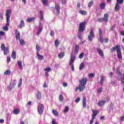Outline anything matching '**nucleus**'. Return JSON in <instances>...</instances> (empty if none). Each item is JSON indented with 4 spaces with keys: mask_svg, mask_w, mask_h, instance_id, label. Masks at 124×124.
Segmentation results:
<instances>
[{
    "mask_svg": "<svg viewBox=\"0 0 124 124\" xmlns=\"http://www.w3.org/2000/svg\"><path fill=\"white\" fill-rule=\"evenodd\" d=\"M85 66V65L84 64V63L82 62L81 63L80 66H79V69L80 70H82L84 68V67Z\"/></svg>",
    "mask_w": 124,
    "mask_h": 124,
    "instance_id": "36",
    "label": "nucleus"
},
{
    "mask_svg": "<svg viewBox=\"0 0 124 124\" xmlns=\"http://www.w3.org/2000/svg\"><path fill=\"white\" fill-rule=\"evenodd\" d=\"M102 21H103V18L98 19V21L100 23L102 22Z\"/></svg>",
    "mask_w": 124,
    "mask_h": 124,
    "instance_id": "58",
    "label": "nucleus"
},
{
    "mask_svg": "<svg viewBox=\"0 0 124 124\" xmlns=\"http://www.w3.org/2000/svg\"><path fill=\"white\" fill-rule=\"evenodd\" d=\"M67 83L65 82L63 83V87H64V88H66V87H67Z\"/></svg>",
    "mask_w": 124,
    "mask_h": 124,
    "instance_id": "54",
    "label": "nucleus"
},
{
    "mask_svg": "<svg viewBox=\"0 0 124 124\" xmlns=\"http://www.w3.org/2000/svg\"><path fill=\"white\" fill-rule=\"evenodd\" d=\"M97 51L98 52L99 56L102 58L104 57V53H103V51L100 48H97Z\"/></svg>",
    "mask_w": 124,
    "mask_h": 124,
    "instance_id": "10",
    "label": "nucleus"
},
{
    "mask_svg": "<svg viewBox=\"0 0 124 124\" xmlns=\"http://www.w3.org/2000/svg\"><path fill=\"white\" fill-rule=\"evenodd\" d=\"M1 49L4 52V55H6L9 53V48L6 47L4 44H2L1 45Z\"/></svg>",
    "mask_w": 124,
    "mask_h": 124,
    "instance_id": "3",
    "label": "nucleus"
},
{
    "mask_svg": "<svg viewBox=\"0 0 124 124\" xmlns=\"http://www.w3.org/2000/svg\"><path fill=\"white\" fill-rule=\"evenodd\" d=\"M116 73L118 74V75H119V76H122V73L120 71V67H118L116 69Z\"/></svg>",
    "mask_w": 124,
    "mask_h": 124,
    "instance_id": "26",
    "label": "nucleus"
},
{
    "mask_svg": "<svg viewBox=\"0 0 124 124\" xmlns=\"http://www.w3.org/2000/svg\"><path fill=\"white\" fill-rule=\"evenodd\" d=\"M93 4V1H91L88 4V7L90 8L92 7V5Z\"/></svg>",
    "mask_w": 124,
    "mask_h": 124,
    "instance_id": "42",
    "label": "nucleus"
},
{
    "mask_svg": "<svg viewBox=\"0 0 124 124\" xmlns=\"http://www.w3.org/2000/svg\"><path fill=\"white\" fill-rule=\"evenodd\" d=\"M11 57L14 60H16V52L15 51L12 52Z\"/></svg>",
    "mask_w": 124,
    "mask_h": 124,
    "instance_id": "22",
    "label": "nucleus"
},
{
    "mask_svg": "<svg viewBox=\"0 0 124 124\" xmlns=\"http://www.w3.org/2000/svg\"><path fill=\"white\" fill-rule=\"evenodd\" d=\"M69 109V108H68V107H65V109L63 110V112H64L65 113H66V112H68Z\"/></svg>",
    "mask_w": 124,
    "mask_h": 124,
    "instance_id": "45",
    "label": "nucleus"
},
{
    "mask_svg": "<svg viewBox=\"0 0 124 124\" xmlns=\"http://www.w3.org/2000/svg\"><path fill=\"white\" fill-rule=\"evenodd\" d=\"M37 98L38 99H40V98H41V93L40 92H38L37 94Z\"/></svg>",
    "mask_w": 124,
    "mask_h": 124,
    "instance_id": "35",
    "label": "nucleus"
},
{
    "mask_svg": "<svg viewBox=\"0 0 124 124\" xmlns=\"http://www.w3.org/2000/svg\"><path fill=\"white\" fill-rule=\"evenodd\" d=\"M40 19L41 20H43V12L42 11H40Z\"/></svg>",
    "mask_w": 124,
    "mask_h": 124,
    "instance_id": "38",
    "label": "nucleus"
},
{
    "mask_svg": "<svg viewBox=\"0 0 124 124\" xmlns=\"http://www.w3.org/2000/svg\"><path fill=\"white\" fill-rule=\"evenodd\" d=\"M83 57H84V53H83V52H82L81 53H80L79 54V58L80 59H82V58H83Z\"/></svg>",
    "mask_w": 124,
    "mask_h": 124,
    "instance_id": "48",
    "label": "nucleus"
},
{
    "mask_svg": "<svg viewBox=\"0 0 124 124\" xmlns=\"http://www.w3.org/2000/svg\"><path fill=\"white\" fill-rule=\"evenodd\" d=\"M7 23L6 24L5 27H8L9 26V23L10 22V19H6Z\"/></svg>",
    "mask_w": 124,
    "mask_h": 124,
    "instance_id": "46",
    "label": "nucleus"
},
{
    "mask_svg": "<svg viewBox=\"0 0 124 124\" xmlns=\"http://www.w3.org/2000/svg\"><path fill=\"white\" fill-rule=\"evenodd\" d=\"M102 91V88H99V89L97 90V92H98V93H101Z\"/></svg>",
    "mask_w": 124,
    "mask_h": 124,
    "instance_id": "53",
    "label": "nucleus"
},
{
    "mask_svg": "<svg viewBox=\"0 0 124 124\" xmlns=\"http://www.w3.org/2000/svg\"><path fill=\"white\" fill-rule=\"evenodd\" d=\"M36 49L37 51V53L40 51V47L38 46V45H37L36 46Z\"/></svg>",
    "mask_w": 124,
    "mask_h": 124,
    "instance_id": "44",
    "label": "nucleus"
},
{
    "mask_svg": "<svg viewBox=\"0 0 124 124\" xmlns=\"http://www.w3.org/2000/svg\"><path fill=\"white\" fill-rule=\"evenodd\" d=\"M43 110H44V106L42 104H41L38 106V112L40 115H42L43 113Z\"/></svg>",
    "mask_w": 124,
    "mask_h": 124,
    "instance_id": "5",
    "label": "nucleus"
},
{
    "mask_svg": "<svg viewBox=\"0 0 124 124\" xmlns=\"http://www.w3.org/2000/svg\"><path fill=\"white\" fill-rule=\"evenodd\" d=\"M108 17L109 16L108 15V14H105L104 15V17L103 18V21H104L106 23H107L108 20Z\"/></svg>",
    "mask_w": 124,
    "mask_h": 124,
    "instance_id": "12",
    "label": "nucleus"
},
{
    "mask_svg": "<svg viewBox=\"0 0 124 124\" xmlns=\"http://www.w3.org/2000/svg\"><path fill=\"white\" fill-rule=\"evenodd\" d=\"M115 10L116 12L120 10V5L118 3H116V4H115Z\"/></svg>",
    "mask_w": 124,
    "mask_h": 124,
    "instance_id": "24",
    "label": "nucleus"
},
{
    "mask_svg": "<svg viewBox=\"0 0 124 124\" xmlns=\"http://www.w3.org/2000/svg\"><path fill=\"white\" fill-rule=\"evenodd\" d=\"M9 29H8V27H7V26H4L3 27V30L5 31H7Z\"/></svg>",
    "mask_w": 124,
    "mask_h": 124,
    "instance_id": "47",
    "label": "nucleus"
},
{
    "mask_svg": "<svg viewBox=\"0 0 124 124\" xmlns=\"http://www.w3.org/2000/svg\"><path fill=\"white\" fill-rule=\"evenodd\" d=\"M116 50L117 53V57L119 60H123L122 56V51L121 50V46L120 45H116L115 47H113L111 48L110 51L111 53H114Z\"/></svg>",
    "mask_w": 124,
    "mask_h": 124,
    "instance_id": "2",
    "label": "nucleus"
},
{
    "mask_svg": "<svg viewBox=\"0 0 124 124\" xmlns=\"http://www.w3.org/2000/svg\"><path fill=\"white\" fill-rule=\"evenodd\" d=\"M35 20V17H32L30 18H27V21L28 22V23H31Z\"/></svg>",
    "mask_w": 124,
    "mask_h": 124,
    "instance_id": "27",
    "label": "nucleus"
},
{
    "mask_svg": "<svg viewBox=\"0 0 124 124\" xmlns=\"http://www.w3.org/2000/svg\"><path fill=\"white\" fill-rule=\"evenodd\" d=\"M75 59H76V57L75 56V55H71L69 64H72V63L74 62V61H75Z\"/></svg>",
    "mask_w": 124,
    "mask_h": 124,
    "instance_id": "14",
    "label": "nucleus"
},
{
    "mask_svg": "<svg viewBox=\"0 0 124 124\" xmlns=\"http://www.w3.org/2000/svg\"><path fill=\"white\" fill-rule=\"evenodd\" d=\"M94 36H95V35H94V32H93V31L91 30L90 34L88 35V39L89 41H93V39L94 38Z\"/></svg>",
    "mask_w": 124,
    "mask_h": 124,
    "instance_id": "6",
    "label": "nucleus"
},
{
    "mask_svg": "<svg viewBox=\"0 0 124 124\" xmlns=\"http://www.w3.org/2000/svg\"><path fill=\"white\" fill-rule=\"evenodd\" d=\"M104 81V77H101V79H100V84L101 85H103V81Z\"/></svg>",
    "mask_w": 124,
    "mask_h": 124,
    "instance_id": "40",
    "label": "nucleus"
},
{
    "mask_svg": "<svg viewBox=\"0 0 124 124\" xmlns=\"http://www.w3.org/2000/svg\"><path fill=\"white\" fill-rule=\"evenodd\" d=\"M86 102H87V99L85 97L83 98V108H85L86 107Z\"/></svg>",
    "mask_w": 124,
    "mask_h": 124,
    "instance_id": "23",
    "label": "nucleus"
},
{
    "mask_svg": "<svg viewBox=\"0 0 124 124\" xmlns=\"http://www.w3.org/2000/svg\"><path fill=\"white\" fill-rule=\"evenodd\" d=\"M59 44H60V43L59 42V40L58 39H56L55 42V45L56 47H58L59 46Z\"/></svg>",
    "mask_w": 124,
    "mask_h": 124,
    "instance_id": "41",
    "label": "nucleus"
},
{
    "mask_svg": "<svg viewBox=\"0 0 124 124\" xmlns=\"http://www.w3.org/2000/svg\"><path fill=\"white\" fill-rule=\"evenodd\" d=\"M117 2L118 4H122V3H124V0H117Z\"/></svg>",
    "mask_w": 124,
    "mask_h": 124,
    "instance_id": "43",
    "label": "nucleus"
},
{
    "mask_svg": "<svg viewBox=\"0 0 124 124\" xmlns=\"http://www.w3.org/2000/svg\"><path fill=\"white\" fill-rule=\"evenodd\" d=\"M44 5H48V0H41Z\"/></svg>",
    "mask_w": 124,
    "mask_h": 124,
    "instance_id": "33",
    "label": "nucleus"
},
{
    "mask_svg": "<svg viewBox=\"0 0 124 124\" xmlns=\"http://www.w3.org/2000/svg\"><path fill=\"white\" fill-rule=\"evenodd\" d=\"M79 14H81V15H87V14H88V13L87 12V11L82 10L79 11Z\"/></svg>",
    "mask_w": 124,
    "mask_h": 124,
    "instance_id": "21",
    "label": "nucleus"
},
{
    "mask_svg": "<svg viewBox=\"0 0 124 124\" xmlns=\"http://www.w3.org/2000/svg\"><path fill=\"white\" fill-rule=\"evenodd\" d=\"M52 124H57V123H56V120L55 119L52 120Z\"/></svg>",
    "mask_w": 124,
    "mask_h": 124,
    "instance_id": "59",
    "label": "nucleus"
},
{
    "mask_svg": "<svg viewBox=\"0 0 124 124\" xmlns=\"http://www.w3.org/2000/svg\"><path fill=\"white\" fill-rule=\"evenodd\" d=\"M105 3H102L100 4V8L101 9H104V8H105Z\"/></svg>",
    "mask_w": 124,
    "mask_h": 124,
    "instance_id": "31",
    "label": "nucleus"
},
{
    "mask_svg": "<svg viewBox=\"0 0 124 124\" xmlns=\"http://www.w3.org/2000/svg\"><path fill=\"white\" fill-rule=\"evenodd\" d=\"M93 113L92 114V118H93L94 119H95V118L96 117V116L97 115V114H98V113H99L98 112V110H94L93 109L92 110Z\"/></svg>",
    "mask_w": 124,
    "mask_h": 124,
    "instance_id": "8",
    "label": "nucleus"
},
{
    "mask_svg": "<svg viewBox=\"0 0 124 124\" xmlns=\"http://www.w3.org/2000/svg\"><path fill=\"white\" fill-rule=\"evenodd\" d=\"M78 51H79V46L76 45L74 53L76 55H77L78 53Z\"/></svg>",
    "mask_w": 124,
    "mask_h": 124,
    "instance_id": "20",
    "label": "nucleus"
},
{
    "mask_svg": "<svg viewBox=\"0 0 124 124\" xmlns=\"http://www.w3.org/2000/svg\"><path fill=\"white\" fill-rule=\"evenodd\" d=\"M124 116H123L121 118V119H120V122H124Z\"/></svg>",
    "mask_w": 124,
    "mask_h": 124,
    "instance_id": "57",
    "label": "nucleus"
},
{
    "mask_svg": "<svg viewBox=\"0 0 124 124\" xmlns=\"http://www.w3.org/2000/svg\"><path fill=\"white\" fill-rule=\"evenodd\" d=\"M86 30V22H83L79 24L78 28L79 31L83 32Z\"/></svg>",
    "mask_w": 124,
    "mask_h": 124,
    "instance_id": "4",
    "label": "nucleus"
},
{
    "mask_svg": "<svg viewBox=\"0 0 124 124\" xmlns=\"http://www.w3.org/2000/svg\"><path fill=\"white\" fill-rule=\"evenodd\" d=\"M70 65H71V69L73 70V71H74V65H73V63L70 64Z\"/></svg>",
    "mask_w": 124,
    "mask_h": 124,
    "instance_id": "52",
    "label": "nucleus"
},
{
    "mask_svg": "<svg viewBox=\"0 0 124 124\" xmlns=\"http://www.w3.org/2000/svg\"><path fill=\"white\" fill-rule=\"evenodd\" d=\"M62 4H65L66 3V0H62Z\"/></svg>",
    "mask_w": 124,
    "mask_h": 124,
    "instance_id": "62",
    "label": "nucleus"
},
{
    "mask_svg": "<svg viewBox=\"0 0 124 124\" xmlns=\"http://www.w3.org/2000/svg\"><path fill=\"white\" fill-rule=\"evenodd\" d=\"M15 34H16V38L17 40H18V39H20V32H19V31H18L17 30H16L15 31Z\"/></svg>",
    "mask_w": 124,
    "mask_h": 124,
    "instance_id": "16",
    "label": "nucleus"
},
{
    "mask_svg": "<svg viewBox=\"0 0 124 124\" xmlns=\"http://www.w3.org/2000/svg\"><path fill=\"white\" fill-rule=\"evenodd\" d=\"M89 77L93 78V77H94V75L93 73H91L89 75Z\"/></svg>",
    "mask_w": 124,
    "mask_h": 124,
    "instance_id": "50",
    "label": "nucleus"
},
{
    "mask_svg": "<svg viewBox=\"0 0 124 124\" xmlns=\"http://www.w3.org/2000/svg\"><path fill=\"white\" fill-rule=\"evenodd\" d=\"M22 81H23V79H22V78H21L19 80V82L18 85V88H20V87H21V86H22Z\"/></svg>",
    "mask_w": 124,
    "mask_h": 124,
    "instance_id": "37",
    "label": "nucleus"
},
{
    "mask_svg": "<svg viewBox=\"0 0 124 124\" xmlns=\"http://www.w3.org/2000/svg\"><path fill=\"white\" fill-rule=\"evenodd\" d=\"M3 123H4V120L0 119V124H3Z\"/></svg>",
    "mask_w": 124,
    "mask_h": 124,
    "instance_id": "61",
    "label": "nucleus"
},
{
    "mask_svg": "<svg viewBox=\"0 0 124 124\" xmlns=\"http://www.w3.org/2000/svg\"><path fill=\"white\" fill-rule=\"evenodd\" d=\"M106 102V101H99L98 102V106H99V107H102V106H104V105L105 104Z\"/></svg>",
    "mask_w": 124,
    "mask_h": 124,
    "instance_id": "11",
    "label": "nucleus"
},
{
    "mask_svg": "<svg viewBox=\"0 0 124 124\" xmlns=\"http://www.w3.org/2000/svg\"><path fill=\"white\" fill-rule=\"evenodd\" d=\"M55 9L57 11V14L59 15V14H60V13H61V12H60V10L61 9L60 5H59L58 4H55Z\"/></svg>",
    "mask_w": 124,
    "mask_h": 124,
    "instance_id": "13",
    "label": "nucleus"
},
{
    "mask_svg": "<svg viewBox=\"0 0 124 124\" xmlns=\"http://www.w3.org/2000/svg\"><path fill=\"white\" fill-rule=\"evenodd\" d=\"M37 56L38 57V60L39 61H42V60H44V56L39 54V53L37 52Z\"/></svg>",
    "mask_w": 124,
    "mask_h": 124,
    "instance_id": "17",
    "label": "nucleus"
},
{
    "mask_svg": "<svg viewBox=\"0 0 124 124\" xmlns=\"http://www.w3.org/2000/svg\"><path fill=\"white\" fill-rule=\"evenodd\" d=\"M50 35H51V36H53V35H54V31H51Z\"/></svg>",
    "mask_w": 124,
    "mask_h": 124,
    "instance_id": "64",
    "label": "nucleus"
},
{
    "mask_svg": "<svg viewBox=\"0 0 124 124\" xmlns=\"http://www.w3.org/2000/svg\"><path fill=\"white\" fill-rule=\"evenodd\" d=\"M19 42L21 45H25V41L23 40L19 39Z\"/></svg>",
    "mask_w": 124,
    "mask_h": 124,
    "instance_id": "39",
    "label": "nucleus"
},
{
    "mask_svg": "<svg viewBox=\"0 0 124 124\" xmlns=\"http://www.w3.org/2000/svg\"><path fill=\"white\" fill-rule=\"evenodd\" d=\"M42 30H43V28L42 27V25L41 24V23H40L38 31L37 33V35H39V34H40V33L41 32V31H42Z\"/></svg>",
    "mask_w": 124,
    "mask_h": 124,
    "instance_id": "15",
    "label": "nucleus"
},
{
    "mask_svg": "<svg viewBox=\"0 0 124 124\" xmlns=\"http://www.w3.org/2000/svg\"><path fill=\"white\" fill-rule=\"evenodd\" d=\"M99 38H98V40H99L101 43H103L104 41L102 38V30L101 29H99Z\"/></svg>",
    "mask_w": 124,
    "mask_h": 124,
    "instance_id": "7",
    "label": "nucleus"
},
{
    "mask_svg": "<svg viewBox=\"0 0 124 124\" xmlns=\"http://www.w3.org/2000/svg\"><path fill=\"white\" fill-rule=\"evenodd\" d=\"M80 101V98H78L76 100H75V103H78Z\"/></svg>",
    "mask_w": 124,
    "mask_h": 124,
    "instance_id": "55",
    "label": "nucleus"
},
{
    "mask_svg": "<svg viewBox=\"0 0 124 124\" xmlns=\"http://www.w3.org/2000/svg\"><path fill=\"white\" fill-rule=\"evenodd\" d=\"M78 38H79V39H81L82 38L81 33H79V34L78 35Z\"/></svg>",
    "mask_w": 124,
    "mask_h": 124,
    "instance_id": "63",
    "label": "nucleus"
},
{
    "mask_svg": "<svg viewBox=\"0 0 124 124\" xmlns=\"http://www.w3.org/2000/svg\"><path fill=\"white\" fill-rule=\"evenodd\" d=\"M20 113V109L19 108H16L13 110V114L14 115H18Z\"/></svg>",
    "mask_w": 124,
    "mask_h": 124,
    "instance_id": "18",
    "label": "nucleus"
},
{
    "mask_svg": "<svg viewBox=\"0 0 124 124\" xmlns=\"http://www.w3.org/2000/svg\"><path fill=\"white\" fill-rule=\"evenodd\" d=\"M95 118H93V117H92L91 120H90V124H93V120H95Z\"/></svg>",
    "mask_w": 124,
    "mask_h": 124,
    "instance_id": "49",
    "label": "nucleus"
},
{
    "mask_svg": "<svg viewBox=\"0 0 124 124\" xmlns=\"http://www.w3.org/2000/svg\"><path fill=\"white\" fill-rule=\"evenodd\" d=\"M10 61H11L10 57H7V62L8 63H9V62H10Z\"/></svg>",
    "mask_w": 124,
    "mask_h": 124,
    "instance_id": "56",
    "label": "nucleus"
},
{
    "mask_svg": "<svg viewBox=\"0 0 124 124\" xmlns=\"http://www.w3.org/2000/svg\"><path fill=\"white\" fill-rule=\"evenodd\" d=\"M4 34H5V32H4L2 31H0V35H1V36H3V35H4Z\"/></svg>",
    "mask_w": 124,
    "mask_h": 124,
    "instance_id": "51",
    "label": "nucleus"
},
{
    "mask_svg": "<svg viewBox=\"0 0 124 124\" xmlns=\"http://www.w3.org/2000/svg\"><path fill=\"white\" fill-rule=\"evenodd\" d=\"M11 14V10L8 9L6 12V20L10 19V15Z\"/></svg>",
    "mask_w": 124,
    "mask_h": 124,
    "instance_id": "9",
    "label": "nucleus"
},
{
    "mask_svg": "<svg viewBox=\"0 0 124 124\" xmlns=\"http://www.w3.org/2000/svg\"><path fill=\"white\" fill-rule=\"evenodd\" d=\"M52 113L53 114V115H54V116H55L56 117H58L59 116V113L58 112V111L56 110H52Z\"/></svg>",
    "mask_w": 124,
    "mask_h": 124,
    "instance_id": "28",
    "label": "nucleus"
},
{
    "mask_svg": "<svg viewBox=\"0 0 124 124\" xmlns=\"http://www.w3.org/2000/svg\"><path fill=\"white\" fill-rule=\"evenodd\" d=\"M64 56V52H61L59 54H58V57L59 59H62Z\"/></svg>",
    "mask_w": 124,
    "mask_h": 124,
    "instance_id": "30",
    "label": "nucleus"
},
{
    "mask_svg": "<svg viewBox=\"0 0 124 124\" xmlns=\"http://www.w3.org/2000/svg\"><path fill=\"white\" fill-rule=\"evenodd\" d=\"M59 101L62 102V101H63V96H62V94L60 95L59 97Z\"/></svg>",
    "mask_w": 124,
    "mask_h": 124,
    "instance_id": "34",
    "label": "nucleus"
},
{
    "mask_svg": "<svg viewBox=\"0 0 124 124\" xmlns=\"http://www.w3.org/2000/svg\"><path fill=\"white\" fill-rule=\"evenodd\" d=\"M79 84L78 87L76 88L75 92H77L79 90V92H83L86 89V85L88 82V78H82L79 80Z\"/></svg>",
    "mask_w": 124,
    "mask_h": 124,
    "instance_id": "1",
    "label": "nucleus"
},
{
    "mask_svg": "<svg viewBox=\"0 0 124 124\" xmlns=\"http://www.w3.org/2000/svg\"><path fill=\"white\" fill-rule=\"evenodd\" d=\"M52 70L50 67H46L45 69H44V71H46V72H50Z\"/></svg>",
    "mask_w": 124,
    "mask_h": 124,
    "instance_id": "32",
    "label": "nucleus"
},
{
    "mask_svg": "<svg viewBox=\"0 0 124 124\" xmlns=\"http://www.w3.org/2000/svg\"><path fill=\"white\" fill-rule=\"evenodd\" d=\"M10 74H11V71L9 69L6 70L4 73V75H10Z\"/></svg>",
    "mask_w": 124,
    "mask_h": 124,
    "instance_id": "25",
    "label": "nucleus"
},
{
    "mask_svg": "<svg viewBox=\"0 0 124 124\" xmlns=\"http://www.w3.org/2000/svg\"><path fill=\"white\" fill-rule=\"evenodd\" d=\"M23 27H25V22H24V20H22L20 21V24L19 25V29H22Z\"/></svg>",
    "mask_w": 124,
    "mask_h": 124,
    "instance_id": "19",
    "label": "nucleus"
},
{
    "mask_svg": "<svg viewBox=\"0 0 124 124\" xmlns=\"http://www.w3.org/2000/svg\"><path fill=\"white\" fill-rule=\"evenodd\" d=\"M18 66H19V69H23V65H22V62L21 61H18Z\"/></svg>",
    "mask_w": 124,
    "mask_h": 124,
    "instance_id": "29",
    "label": "nucleus"
},
{
    "mask_svg": "<svg viewBox=\"0 0 124 124\" xmlns=\"http://www.w3.org/2000/svg\"><path fill=\"white\" fill-rule=\"evenodd\" d=\"M104 40L105 41L106 43H107L109 41V39H108V38H106Z\"/></svg>",
    "mask_w": 124,
    "mask_h": 124,
    "instance_id": "60",
    "label": "nucleus"
}]
</instances>
